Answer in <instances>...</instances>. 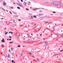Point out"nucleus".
Listing matches in <instances>:
<instances>
[{"label": "nucleus", "mask_w": 63, "mask_h": 63, "mask_svg": "<svg viewBox=\"0 0 63 63\" xmlns=\"http://www.w3.org/2000/svg\"><path fill=\"white\" fill-rule=\"evenodd\" d=\"M61 5L60 4L58 5H57V7L58 8H61Z\"/></svg>", "instance_id": "obj_1"}, {"label": "nucleus", "mask_w": 63, "mask_h": 63, "mask_svg": "<svg viewBox=\"0 0 63 63\" xmlns=\"http://www.w3.org/2000/svg\"><path fill=\"white\" fill-rule=\"evenodd\" d=\"M3 40H1V42L2 43H5V40H4V39L3 38L2 39Z\"/></svg>", "instance_id": "obj_2"}, {"label": "nucleus", "mask_w": 63, "mask_h": 63, "mask_svg": "<svg viewBox=\"0 0 63 63\" xmlns=\"http://www.w3.org/2000/svg\"><path fill=\"white\" fill-rule=\"evenodd\" d=\"M48 44V43L47 42H46L45 43V46H47V45Z\"/></svg>", "instance_id": "obj_3"}, {"label": "nucleus", "mask_w": 63, "mask_h": 63, "mask_svg": "<svg viewBox=\"0 0 63 63\" xmlns=\"http://www.w3.org/2000/svg\"><path fill=\"white\" fill-rule=\"evenodd\" d=\"M54 3H55V5H57V2L54 1Z\"/></svg>", "instance_id": "obj_4"}, {"label": "nucleus", "mask_w": 63, "mask_h": 63, "mask_svg": "<svg viewBox=\"0 0 63 63\" xmlns=\"http://www.w3.org/2000/svg\"><path fill=\"white\" fill-rule=\"evenodd\" d=\"M45 17L44 18H50V17H48V16H45Z\"/></svg>", "instance_id": "obj_5"}, {"label": "nucleus", "mask_w": 63, "mask_h": 63, "mask_svg": "<svg viewBox=\"0 0 63 63\" xmlns=\"http://www.w3.org/2000/svg\"><path fill=\"white\" fill-rule=\"evenodd\" d=\"M17 4V5L19 6H20V7H22V8H23V6L22 5L20 4Z\"/></svg>", "instance_id": "obj_6"}, {"label": "nucleus", "mask_w": 63, "mask_h": 63, "mask_svg": "<svg viewBox=\"0 0 63 63\" xmlns=\"http://www.w3.org/2000/svg\"><path fill=\"white\" fill-rule=\"evenodd\" d=\"M58 19L59 20L61 21L62 20V19H61V18H58Z\"/></svg>", "instance_id": "obj_7"}, {"label": "nucleus", "mask_w": 63, "mask_h": 63, "mask_svg": "<svg viewBox=\"0 0 63 63\" xmlns=\"http://www.w3.org/2000/svg\"><path fill=\"white\" fill-rule=\"evenodd\" d=\"M34 51V50L33 49H31V52H33Z\"/></svg>", "instance_id": "obj_8"}, {"label": "nucleus", "mask_w": 63, "mask_h": 63, "mask_svg": "<svg viewBox=\"0 0 63 63\" xmlns=\"http://www.w3.org/2000/svg\"><path fill=\"white\" fill-rule=\"evenodd\" d=\"M36 59L37 60V61H38L39 62H40V61H39V59L38 58H36Z\"/></svg>", "instance_id": "obj_9"}, {"label": "nucleus", "mask_w": 63, "mask_h": 63, "mask_svg": "<svg viewBox=\"0 0 63 63\" xmlns=\"http://www.w3.org/2000/svg\"><path fill=\"white\" fill-rule=\"evenodd\" d=\"M54 1L53 2H52L51 3V4H52V5H54Z\"/></svg>", "instance_id": "obj_10"}, {"label": "nucleus", "mask_w": 63, "mask_h": 63, "mask_svg": "<svg viewBox=\"0 0 63 63\" xmlns=\"http://www.w3.org/2000/svg\"><path fill=\"white\" fill-rule=\"evenodd\" d=\"M20 36V34H19L18 36V38H19V37Z\"/></svg>", "instance_id": "obj_11"}, {"label": "nucleus", "mask_w": 63, "mask_h": 63, "mask_svg": "<svg viewBox=\"0 0 63 63\" xmlns=\"http://www.w3.org/2000/svg\"><path fill=\"white\" fill-rule=\"evenodd\" d=\"M3 3H4L3 4V5H5H5H6V3L5 2V1H3Z\"/></svg>", "instance_id": "obj_12"}, {"label": "nucleus", "mask_w": 63, "mask_h": 63, "mask_svg": "<svg viewBox=\"0 0 63 63\" xmlns=\"http://www.w3.org/2000/svg\"><path fill=\"white\" fill-rule=\"evenodd\" d=\"M12 63H15V62L13 60H12Z\"/></svg>", "instance_id": "obj_13"}, {"label": "nucleus", "mask_w": 63, "mask_h": 63, "mask_svg": "<svg viewBox=\"0 0 63 63\" xmlns=\"http://www.w3.org/2000/svg\"><path fill=\"white\" fill-rule=\"evenodd\" d=\"M15 27V25L14 24H13L12 25V27Z\"/></svg>", "instance_id": "obj_14"}, {"label": "nucleus", "mask_w": 63, "mask_h": 63, "mask_svg": "<svg viewBox=\"0 0 63 63\" xmlns=\"http://www.w3.org/2000/svg\"><path fill=\"white\" fill-rule=\"evenodd\" d=\"M43 19V18H42V17L40 18V20H42V19Z\"/></svg>", "instance_id": "obj_15"}, {"label": "nucleus", "mask_w": 63, "mask_h": 63, "mask_svg": "<svg viewBox=\"0 0 63 63\" xmlns=\"http://www.w3.org/2000/svg\"><path fill=\"white\" fill-rule=\"evenodd\" d=\"M24 5L25 6H26V3L24 2Z\"/></svg>", "instance_id": "obj_16"}, {"label": "nucleus", "mask_w": 63, "mask_h": 63, "mask_svg": "<svg viewBox=\"0 0 63 63\" xmlns=\"http://www.w3.org/2000/svg\"><path fill=\"white\" fill-rule=\"evenodd\" d=\"M44 15V14H39V16H43Z\"/></svg>", "instance_id": "obj_17"}, {"label": "nucleus", "mask_w": 63, "mask_h": 63, "mask_svg": "<svg viewBox=\"0 0 63 63\" xmlns=\"http://www.w3.org/2000/svg\"><path fill=\"white\" fill-rule=\"evenodd\" d=\"M4 57L5 58H6L7 57V55H4Z\"/></svg>", "instance_id": "obj_18"}, {"label": "nucleus", "mask_w": 63, "mask_h": 63, "mask_svg": "<svg viewBox=\"0 0 63 63\" xmlns=\"http://www.w3.org/2000/svg\"><path fill=\"white\" fill-rule=\"evenodd\" d=\"M31 17H32V18L31 17V18H32V19H33L34 18H33V17L32 16H31Z\"/></svg>", "instance_id": "obj_19"}, {"label": "nucleus", "mask_w": 63, "mask_h": 63, "mask_svg": "<svg viewBox=\"0 0 63 63\" xmlns=\"http://www.w3.org/2000/svg\"><path fill=\"white\" fill-rule=\"evenodd\" d=\"M14 52H13L12 54V55H13V56H14Z\"/></svg>", "instance_id": "obj_20"}, {"label": "nucleus", "mask_w": 63, "mask_h": 63, "mask_svg": "<svg viewBox=\"0 0 63 63\" xmlns=\"http://www.w3.org/2000/svg\"><path fill=\"white\" fill-rule=\"evenodd\" d=\"M13 21L14 23H16V22L15 21V20H13Z\"/></svg>", "instance_id": "obj_21"}, {"label": "nucleus", "mask_w": 63, "mask_h": 63, "mask_svg": "<svg viewBox=\"0 0 63 63\" xmlns=\"http://www.w3.org/2000/svg\"><path fill=\"white\" fill-rule=\"evenodd\" d=\"M7 57L8 58H10V54H8V56H7Z\"/></svg>", "instance_id": "obj_22"}, {"label": "nucleus", "mask_w": 63, "mask_h": 63, "mask_svg": "<svg viewBox=\"0 0 63 63\" xmlns=\"http://www.w3.org/2000/svg\"><path fill=\"white\" fill-rule=\"evenodd\" d=\"M33 17H34V18H36L37 17V16H34Z\"/></svg>", "instance_id": "obj_23"}, {"label": "nucleus", "mask_w": 63, "mask_h": 63, "mask_svg": "<svg viewBox=\"0 0 63 63\" xmlns=\"http://www.w3.org/2000/svg\"><path fill=\"white\" fill-rule=\"evenodd\" d=\"M18 21H21V19H18Z\"/></svg>", "instance_id": "obj_24"}, {"label": "nucleus", "mask_w": 63, "mask_h": 63, "mask_svg": "<svg viewBox=\"0 0 63 63\" xmlns=\"http://www.w3.org/2000/svg\"><path fill=\"white\" fill-rule=\"evenodd\" d=\"M17 8L18 9H20V7H17Z\"/></svg>", "instance_id": "obj_25"}, {"label": "nucleus", "mask_w": 63, "mask_h": 63, "mask_svg": "<svg viewBox=\"0 0 63 63\" xmlns=\"http://www.w3.org/2000/svg\"><path fill=\"white\" fill-rule=\"evenodd\" d=\"M17 47H20V46L18 45L17 46Z\"/></svg>", "instance_id": "obj_26"}, {"label": "nucleus", "mask_w": 63, "mask_h": 63, "mask_svg": "<svg viewBox=\"0 0 63 63\" xmlns=\"http://www.w3.org/2000/svg\"><path fill=\"white\" fill-rule=\"evenodd\" d=\"M26 10H27V11H29V9L26 8Z\"/></svg>", "instance_id": "obj_27"}, {"label": "nucleus", "mask_w": 63, "mask_h": 63, "mask_svg": "<svg viewBox=\"0 0 63 63\" xmlns=\"http://www.w3.org/2000/svg\"><path fill=\"white\" fill-rule=\"evenodd\" d=\"M28 5H30V2H29L28 3Z\"/></svg>", "instance_id": "obj_28"}, {"label": "nucleus", "mask_w": 63, "mask_h": 63, "mask_svg": "<svg viewBox=\"0 0 63 63\" xmlns=\"http://www.w3.org/2000/svg\"><path fill=\"white\" fill-rule=\"evenodd\" d=\"M33 10H34V11H36V10H37V9H34Z\"/></svg>", "instance_id": "obj_29"}, {"label": "nucleus", "mask_w": 63, "mask_h": 63, "mask_svg": "<svg viewBox=\"0 0 63 63\" xmlns=\"http://www.w3.org/2000/svg\"><path fill=\"white\" fill-rule=\"evenodd\" d=\"M9 13L11 14V15L12 14V12H11V11H9Z\"/></svg>", "instance_id": "obj_30"}, {"label": "nucleus", "mask_w": 63, "mask_h": 63, "mask_svg": "<svg viewBox=\"0 0 63 63\" xmlns=\"http://www.w3.org/2000/svg\"><path fill=\"white\" fill-rule=\"evenodd\" d=\"M30 40H28V42H30Z\"/></svg>", "instance_id": "obj_31"}, {"label": "nucleus", "mask_w": 63, "mask_h": 63, "mask_svg": "<svg viewBox=\"0 0 63 63\" xmlns=\"http://www.w3.org/2000/svg\"><path fill=\"white\" fill-rule=\"evenodd\" d=\"M48 22H45V24H46V23H47Z\"/></svg>", "instance_id": "obj_32"}, {"label": "nucleus", "mask_w": 63, "mask_h": 63, "mask_svg": "<svg viewBox=\"0 0 63 63\" xmlns=\"http://www.w3.org/2000/svg\"><path fill=\"white\" fill-rule=\"evenodd\" d=\"M11 50H13V48H11Z\"/></svg>", "instance_id": "obj_33"}, {"label": "nucleus", "mask_w": 63, "mask_h": 63, "mask_svg": "<svg viewBox=\"0 0 63 63\" xmlns=\"http://www.w3.org/2000/svg\"><path fill=\"white\" fill-rule=\"evenodd\" d=\"M62 51H63V50H62L60 51V52H61Z\"/></svg>", "instance_id": "obj_34"}, {"label": "nucleus", "mask_w": 63, "mask_h": 63, "mask_svg": "<svg viewBox=\"0 0 63 63\" xmlns=\"http://www.w3.org/2000/svg\"><path fill=\"white\" fill-rule=\"evenodd\" d=\"M10 44H12V42H10V43H9Z\"/></svg>", "instance_id": "obj_35"}, {"label": "nucleus", "mask_w": 63, "mask_h": 63, "mask_svg": "<svg viewBox=\"0 0 63 63\" xmlns=\"http://www.w3.org/2000/svg\"><path fill=\"white\" fill-rule=\"evenodd\" d=\"M7 33H8V32H6V33H5V35H6V34H7Z\"/></svg>", "instance_id": "obj_36"}, {"label": "nucleus", "mask_w": 63, "mask_h": 63, "mask_svg": "<svg viewBox=\"0 0 63 63\" xmlns=\"http://www.w3.org/2000/svg\"><path fill=\"white\" fill-rule=\"evenodd\" d=\"M53 13H56V12H53Z\"/></svg>", "instance_id": "obj_37"}, {"label": "nucleus", "mask_w": 63, "mask_h": 63, "mask_svg": "<svg viewBox=\"0 0 63 63\" xmlns=\"http://www.w3.org/2000/svg\"><path fill=\"white\" fill-rule=\"evenodd\" d=\"M14 14H17V13H16V12H14Z\"/></svg>", "instance_id": "obj_38"}, {"label": "nucleus", "mask_w": 63, "mask_h": 63, "mask_svg": "<svg viewBox=\"0 0 63 63\" xmlns=\"http://www.w3.org/2000/svg\"><path fill=\"white\" fill-rule=\"evenodd\" d=\"M13 32H11V34H13Z\"/></svg>", "instance_id": "obj_39"}, {"label": "nucleus", "mask_w": 63, "mask_h": 63, "mask_svg": "<svg viewBox=\"0 0 63 63\" xmlns=\"http://www.w3.org/2000/svg\"><path fill=\"white\" fill-rule=\"evenodd\" d=\"M23 55V54H22V53L21 54V56H22Z\"/></svg>", "instance_id": "obj_40"}, {"label": "nucleus", "mask_w": 63, "mask_h": 63, "mask_svg": "<svg viewBox=\"0 0 63 63\" xmlns=\"http://www.w3.org/2000/svg\"><path fill=\"white\" fill-rule=\"evenodd\" d=\"M0 9H3V8L2 7H0Z\"/></svg>", "instance_id": "obj_41"}, {"label": "nucleus", "mask_w": 63, "mask_h": 63, "mask_svg": "<svg viewBox=\"0 0 63 63\" xmlns=\"http://www.w3.org/2000/svg\"><path fill=\"white\" fill-rule=\"evenodd\" d=\"M15 17H18V16H15Z\"/></svg>", "instance_id": "obj_42"}, {"label": "nucleus", "mask_w": 63, "mask_h": 63, "mask_svg": "<svg viewBox=\"0 0 63 63\" xmlns=\"http://www.w3.org/2000/svg\"><path fill=\"white\" fill-rule=\"evenodd\" d=\"M9 38H10V39H12V37H11V36H10V37L9 36Z\"/></svg>", "instance_id": "obj_43"}, {"label": "nucleus", "mask_w": 63, "mask_h": 63, "mask_svg": "<svg viewBox=\"0 0 63 63\" xmlns=\"http://www.w3.org/2000/svg\"><path fill=\"white\" fill-rule=\"evenodd\" d=\"M31 35H32V36H33V33H31Z\"/></svg>", "instance_id": "obj_44"}, {"label": "nucleus", "mask_w": 63, "mask_h": 63, "mask_svg": "<svg viewBox=\"0 0 63 63\" xmlns=\"http://www.w3.org/2000/svg\"><path fill=\"white\" fill-rule=\"evenodd\" d=\"M17 54H16V57H17Z\"/></svg>", "instance_id": "obj_45"}, {"label": "nucleus", "mask_w": 63, "mask_h": 63, "mask_svg": "<svg viewBox=\"0 0 63 63\" xmlns=\"http://www.w3.org/2000/svg\"><path fill=\"white\" fill-rule=\"evenodd\" d=\"M21 1L22 2H23V0H21Z\"/></svg>", "instance_id": "obj_46"}, {"label": "nucleus", "mask_w": 63, "mask_h": 63, "mask_svg": "<svg viewBox=\"0 0 63 63\" xmlns=\"http://www.w3.org/2000/svg\"><path fill=\"white\" fill-rule=\"evenodd\" d=\"M11 9H13V7H11Z\"/></svg>", "instance_id": "obj_47"}, {"label": "nucleus", "mask_w": 63, "mask_h": 63, "mask_svg": "<svg viewBox=\"0 0 63 63\" xmlns=\"http://www.w3.org/2000/svg\"><path fill=\"white\" fill-rule=\"evenodd\" d=\"M42 35V34H40V36H41Z\"/></svg>", "instance_id": "obj_48"}, {"label": "nucleus", "mask_w": 63, "mask_h": 63, "mask_svg": "<svg viewBox=\"0 0 63 63\" xmlns=\"http://www.w3.org/2000/svg\"><path fill=\"white\" fill-rule=\"evenodd\" d=\"M53 29H54V28H55L54 27H53Z\"/></svg>", "instance_id": "obj_49"}, {"label": "nucleus", "mask_w": 63, "mask_h": 63, "mask_svg": "<svg viewBox=\"0 0 63 63\" xmlns=\"http://www.w3.org/2000/svg\"><path fill=\"white\" fill-rule=\"evenodd\" d=\"M3 10H4V11H5V9H4L3 8Z\"/></svg>", "instance_id": "obj_50"}, {"label": "nucleus", "mask_w": 63, "mask_h": 63, "mask_svg": "<svg viewBox=\"0 0 63 63\" xmlns=\"http://www.w3.org/2000/svg\"><path fill=\"white\" fill-rule=\"evenodd\" d=\"M8 23V22H6V24H7Z\"/></svg>", "instance_id": "obj_51"}, {"label": "nucleus", "mask_w": 63, "mask_h": 63, "mask_svg": "<svg viewBox=\"0 0 63 63\" xmlns=\"http://www.w3.org/2000/svg\"><path fill=\"white\" fill-rule=\"evenodd\" d=\"M29 54H30V55H31V53H29Z\"/></svg>", "instance_id": "obj_52"}, {"label": "nucleus", "mask_w": 63, "mask_h": 63, "mask_svg": "<svg viewBox=\"0 0 63 63\" xmlns=\"http://www.w3.org/2000/svg\"><path fill=\"white\" fill-rule=\"evenodd\" d=\"M33 40H35V38H33Z\"/></svg>", "instance_id": "obj_53"}, {"label": "nucleus", "mask_w": 63, "mask_h": 63, "mask_svg": "<svg viewBox=\"0 0 63 63\" xmlns=\"http://www.w3.org/2000/svg\"><path fill=\"white\" fill-rule=\"evenodd\" d=\"M61 37H63V35H61Z\"/></svg>", "instance_id": "obj_54"}, {"label": "nucleus", "mask_w": 63, "mask_h": 63, "mask_svg": "<svg viewBox=\"0 0 63 63\" xmlns=\"http://www.w3.org/2000/svg\"><path fill=\"white\" fill-rule=\"evenodd\" d=\"M11 33V32H9V33Z\"/></svg>", "instance_id": "obj_55"}, {"label": "nucleus", "mask_w": 63, "mask_h": 63, "mask_svg": "<svg viewBox=\"0 0 63 63\" xmlns=\"http://www.w3.org/2000/svg\"><path fill=\"white\" fill-rule=\"evenodd\" d=\"M9 40H10V41H11V40H12L11 39H9Z\"/></svg>", "instance_id": "obj_56"}, {"label": "nucleus", "mask_w": 63, "mask_h": 63, "mask_svg": "<svg viewBox=\"0 0 63 63\" xmlns=\"http://www.w3.org/2000/svg\"><path fill=\"white\" fill-rule=\"evenodd\" d=\"M60 48H59V49H58L59 50H60Z\"/></svg>", "instance_id": "obj_57"}, {"label": "nucleus", "mask_w": 63, "mask_h": 63, "mask_svg": "<svg viewBox=\"0 0 63 63\" xmlns=\"http://www.w3.org/2000/svg\"><path fill=\"white\" fill-rule=\"evenodd\" d=\"M0 54H1V55H2V53H1Z\"/></svg>", "instance_id": "obj_58"}, {"label": "nucleus", "mask_w": 63, "mask_h": 63, "mask_svg": "<svg viewBox=\"0 0 63 63\" xmlns=\"http://www.w3.org/2000/svg\"><path fill=\"white\" fill-rule=\"evenodd\" d=\"M36 24H34V26H36Z\"/></svg>", "instance_id": "obj_59"}, {"label": "nucleus", "mask_w": 63, "mask_h": 63, "mask_svg": "<svg viewBox=\"0 0 63 63\" xmlns=\"http://www.w3.org/2000/svg\"><path fill=\"white\" fill-rule=\"evenodd\" d=\"M9 52H11V51L10 50H9Z\"/></svg>", "instance_id": "obj_60"}, {"label": "nucleus", "mask_w": 63, "mask_h": 63, "mask_svg": "<svg viewBox=\"0 0 63 63\" xmlns=\"http://www.w3.org/2000/svg\"><path fill=\"white\" fill-rule=\"evenodd\" d=\"M30 26H29V25H28V27H29Z\"/></svg>", "instance_id": "obj_61"}, {"label": "nucleus", "mask_w": 63, "mask_h": 63, "mask_svg": "<svg viewBox=\"0 0 63 63\" xmlns=\"http://www.w3.org/2000/svg\"><path fill=\"white\" fill-rule=\"evenodd\" d=\"M1 19H3V18H1Z\"/></svg>", "instance_id": "obj_62"}, {"label": "nucleus", "mask_w": 63, "mask_h": 63, "mask_svg": "<svg viewBox=\"0 0 63 63\" xmlns=\"http://www.w3.org/2000/svg\"><path fill=\"white\" fill-rule=\"evenodd\" d=\"M57 58H58V56H57Z\"/></svg>", "instance_id": "obj_63"}, {"label": "nucleus", "mask_w": 63, "mask_h": 63, "mask_svg": "<svg viewBox=\"0 0 63 63\" xmlns=\"http://www.w3.org/2000/svg\"><path fill=\"white\" fill-rule=\"evenodd\" d=\"M39 12H42V11H39Z\"/></svg>", "instance_id": "obj_64"}]
</instances>
